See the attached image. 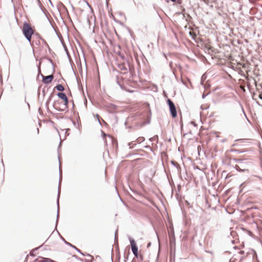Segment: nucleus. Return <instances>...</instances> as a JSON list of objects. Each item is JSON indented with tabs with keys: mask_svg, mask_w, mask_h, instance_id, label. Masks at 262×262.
I'll return each instance as SVG.
<instances>
[{
	"mask_svg": "<svg viewBox=\"0 0 262 262\" xmlns=\"http://www.w3.org/2000/svg\"><path fill=\"white\" fill-rule=\"evenodd\" d=\"M34 30L32 28L30 24L28 23L27 21L24 23L22 32L26 39L29 42H31L32 36L34 33Z\"/></svg>",
	"mask_w": 262,
	"mask_h": 262,
	"instance_id": "nucleus-1",
	"label": "nucleus"
},
{
	"mask_svg": "<svg viewBox=\"0 0 262 262\" xmlns=\"http://www.w3.org/2000/svg\"><path fill=\"white\" fill-rule=\"evenodd\" d=\"M59 159V185H58V195H57V219L56 221V227L57 226L58 222V219H59V195H60V188L61 185V170L60 168V161L59 157H58Z\"/></svg>",
	"mask_w": 262,
	"mask_h": 262,
	"instance_id": "nucleus-2",
	"label": "nucleus"
},
{
	"mask_svg": "<svg viewBox=\"0 0 262 262\" xmlns=\"http://www.w3.org/2000/svg\"><path fill=\"white\" fill-rule=\"evenodd\" d=\"M69 103H66L65 102H58L57 101L55 104L53 105V107L56 110L60 112L67 111L68 108Z\"/></svg>",
	"mask_w": 262,
	"mask_h": 262,
	"instance_id": "nucleus-3",
	"label": "nucleus"
},
{
	"mask_svg": "<svg viewBox=\"0 0 262 262\" xmlns=\"http://www.w3.org/2000/svg\"><path fill=\"white\" fill-rule=\"evenodd\" d=\"M249 164L245 161L244 159L243 162L240 163L239 164H236L235 165L234 168L239 172H244L248 170Z\"/></svg>",
	"mask_w": 262,
	"mask_h": 262,
	"instance_id": "nucleus-4",
	"label": "nucleus"
},
{
	"mask_svg": "<svg viewBox=\"0 0 262 262\" xmlns=\"http://www.w3.org/2000/svg\"><path fill=\"white\" fill-rule=\"evenodd\" d=\"M167 103L169 106L170 114L173 118L177 116V112L174 103L170 99H167Z\"/></svg>",
	"mask_w": 262,
	"mask_h": 262,
	"instance_id": "nucleus-5",
	"label": "nucleus"
},
{
	"mask_svg": "<svg viewBox=\"0 0 262 262\" xmlns=\"http://www.w3.org/2000/svg\"><path fill=\"white\" fill-rule=\"evenodd\" d=\"M129 242H130V243L131 245L132 252H133L134 255H135V256L136 257H138V247L136 245V243L135 240L134 239L132 238L131 237H129Z\"/></svg>",
	"mask_w": 262,
	"mask_h": 262,
	"instance_id": "nucleus-6",
	"label": "nucleus"
},
{
	"mask_svg": "<svg viewBox=\"0 0 262 262\" xmlns=\"http://www.w3.org/2000/svg\"><path fill=\"white\" fill-rule=\"evenodd\" d=\"M41 77L42 78V82L45 84L50 83L54 78V76L52 74L46 76L41 74Z\"/></svg>",
	"mask_w": 262,
	"mask_h": 262,
	"instance_id": "nucleus-7",
	"label": "nucleus"
},
{
	"mask_svg": "<svg viewBox=\"0 0 262 262\" xmlns=\"http://www.w3.org/2000/svg\"><path fill=\"white\" fill-rule=\"evenodd\" d=\"M106 108L110 113H113L116 111L117 106L113 103H108L106 105Z\"/></svg>",
	"mask_w": 262,
	"mask_h": 262,
	"instance_id": "nucleus-8",
	"label": "nucleus"
},
{
	"mask_svg": "<svg viewBox=\"0 0 262 262\" xmlns=\"http://www.w3.org/2000/svg\"><path fill=\"white\" fill-rule=\"evenodd\" d=\"M57 96L63 100L64 102L66 103H69L68 98L66 95V94L63 92H58L57 94Z\"/></svg>",
	"mask_w": 262,
	"mask_h": 262,
	"instance_id": "nucleus-9",
	"label": "nucleus"
},
{
	"mask_svg": "<svg viewBox=\"0 0 262 262\" xmlns=\"http://www.w3.org/2000/svg\"><path fill=\"white\" fill-rule=\"evenodd\" d=\"M61 238H62V241L64 242V243L66 245H68V246H69L72 247V248H73L74 249H75L77 252H78L79 253H80L81 254H82V255H84L83 253H82V252H81V251H80L79 249H78L76 246H74V245H72L71 243H69V242H67V241H66V240H65V239H64L62 237H61Z\"/></svg>",
	"mask_w": 262,
	"mask_h": 262,
	"instance_id": "nucleus-10",
	"label": "nucleus"
},
{
	"mask_svg": "<svg viewBox=\"0 0 262 262\" xmlns=\"http://www.w3.org/2000/svg\"><path fill=\"white\" fill-rule=\"evenodd\" d=\"M128 64L127 63V65L125 63H121L118 65L119 68L121 70L126 71L127 70V67H128Z\"/></svg>",
	"mask_w": 262,
	"mask_h": 262,
	"instance_id": "nucleus-11",
	"label": "nucleus"
},
{
	"mask_svg": "<svg viewBox=\"0 0 262 262\" xmlns=\"http://www.w3.org/2000/svg\"><path fill=\"white\" fill-rule=\"evenodd\" d=\"M55 88L57 89V90L60 91V92H62L64 90V88L61 84H57Z\"/></svg>",
	"mask_w": 262,
	"mask_h": 262,
	"instance_id": "nucleus-12",
	"label": "nucleus"
},
{
	"mask_svg": "<svg viewBox=\"0 0 262 262\" xmlns=\"http://www.w3.org/2000/svg\"><path fill=\"white\" fill-rule=\"evenodd\" d=\"M149 141L151 142L156 141V143L158 142V136L155 135L153 137L149 138Z\"/></svg>",
	"mask_w": 262,
	"mask_h": 262,
	"instance_id": "nucleus-13",
	"label": "nucleus"
},
{
	"mask_svg": "<svg viewBox=\"0 0 262 262\" xmlns=\"http://www.w3.org/2000/svg\"><path fill=\"white\" fill-rule=\"evenodd\" d=\"M145 140V138L143 137H140L138 138H137L135 142L138 143V144L141 143V142H143Z\"/></svg>",
	"mask_w": 262,
	"mask_h": 262,
	"instance_id": "nucleus-14",
	"label": "nucleus"
},
{
	"mask_svg": "<svg viewBox=\"0 0 262 262\" xmlns=\"http://www.w3.org/2000/svg\"><path fill=\"white\" fill-rule=\"evenodd\" d=\"M42 246V245H41L40 246L37 247V248H36L35 249H33L30 252V255L32 256H35V254H34V252H35L36 251H37L39 248H40Z\"/></svg>",
	"mask_w": 262,
	"mask_h": 262,
	"instance_id": "nucleus-15",
	"label": "nucleus"
},
{
	"mask_svg": "<svg viewBox=\"0 0 262 262\" xmlns=\"http://www.w3.org/2000/svg\"><path fill=\"white\" fill-rule=\"evenodd\" d=\"M135 141H132L128 143V146H129V148L130 149H133L134 148L135 146L136 145V143H134Z\"/></svg>",
	"mask_w": 262,
	"mask_h": 262,
	"instance_id": "nucleus-16",
	"label": "nucleus"
},
{
	"mask_svg": "<svg viewBox=\"0 0 262 262\" xmlns=\"http://www.w3.org/2000/svg\"><path fill=\"white\" fill-rule=\"evenodd\" d=\"M232 160L237 163V164H239L240 163H241L242 162H243V161L244 160V159H237V158H233L232 159Z\"/></svg>",
	"mask_w": 262,
	"mask_h": 262,
	"instance_id": "nucleus-17",
	"label": "nucleus"
},
{
	"mask_svg": "<svg viewBox=\"0 0 262 262\" xmlns=\"http://www.w3.org/2000/svg\"><path fill=\"white\" fill-rule=\"evenodd\" d=\"M231 151L232 152H236V154H241V153H243V152H244V150H240V149H232Z\"/></svg>",
	"mask_w": 262,
	"mask_h": 262,
	"instance_id": "nucleus-18",
	"label": "nucleus"
},
{
	"mask_svg": "<svg viewBox=\"0 0 262 262\" xmlns=\"http://www.w3.org/2000/svg\"><path fill=\"white\" fill-rule=\"evenodd\" d=\"M61 43H62V46H63V48L64 49V50L66 51L67 55L69 56V52H68V49H67V47L65 44V43L64 42H62L61 41Z\"/></svg>",
	"mask_w": 262,
	"mask_h": 262,
	"instance_id": "nucleus-19",
	"label": "nucleus"
},
{
	"mask_svg": "<svg viewBox=\"0 0 262 262\" xmlns=\"http://www.w3.org/2000/svg\"><path fill=\"white\" fill-rule=\"evenodd\" d=\"M40 64H41V62H39V66H38V69H37L38 70V76L39 75L41 76V74H42L41 73V70H40Z\"/></svg>",
	"mask_w": 262,
	"mask_h": 262,
	"instance_id": "nucleus-20",
	"label": "nucleus"
},
{
	"mask_svg": "<svg viewBox=\"0 0 262 262\" xmlns=\"http://www.w3.org/2000/svg\"><path fill=\"white\" fill-rule=\"evenodd\" d=\"M171 164L172 165H173L174 166H176V167H177L178 166H179V164H178L176 162H175V161H171Z\"/></svg>",
	"mask_w": 262,
	"mask_h": 262,
	"instance_id": "nucleus-21",
	"label": "nucleus"
},
{
	"mask_svg": "<svg viewBox=\"0 0 262 262\" xmlns=\"http://www.w3.org/2000/svg\"><path fill=\"white\" fill-rule=\"evenodd\" d=\"M241 106L242 111V112H243V114H244V115L245 117H246V118L247 119V120L249 121L248 118H247V117L246 114V113H245V111H244V108H243V106H242V105H241Z\"/></svg>",
	"mask_w": 262,
	"mask_h": 262,
	"instance_id": "nucleus-22",
	"label": "nucleus"
},
{
	"mask_svg": "<svg viewBox=\"0 0 262 262\" xmlns=\"http://www.w3.org/2000/svg\"><path fill=\"white\" fill-rule=\"evenodd\" d=\"M170 1L172 2H177L178 4H181L182 3V0H170Z\"/></svg>",
	"mask_w": 262,
	"mask_h": 262,
	"instance_id": "nucleus-23",
	"label": "nucleus"
},
{
	"mask_svg": "<svg viewBox=\"0 0 262 262\" xmlns=\"http://www.w3.org/2000/svg\"><path fill=\"white\" fill-rule=\"evenodd\" d=\"M117 232H118V230H117L116 231V232H115V243H116V242H118V239H117Z\"/></svg>",
	"mask_w": 262,
	"mask_h": 262,
	"instance_id": "nucleus-24",
	"label": "nucleus"
},
{
	"mask_svg": "<svg viewBox=\"0 0 262 262\" xmlns=\"http://www.w3.org/2000/svg\"><path fill=\"white\" fill-rule=\"evenodd\" d=\"M119 56L122 59H125V57L124 56V55L121 53L120 52L119 53Z\"/></svg>",
	"mask_w": 262,
	"mask_h": 262,
	"instance_id": "nucleus-25",
	"label": "nucleus"
},
{
	"mask_svg": "<svg viewBox=\"0 0 262 262\" xmlns=\"http://www.w3.org/2000/svg\"><path fill=\"white\" fill-rule=\"evenodd\" d=\"M144 148H145L146 149H150V150H152V149H151V147L149 145H146V146H144Z\"/></svg>",
	"mask_w": 262,
	"mask_h": 262,
	"instance_id": "nucleus-26",
	"label": "nucleus"
},
{
	"mask_svg": "<svg viewBox=\"0 0 262 262\" xmlns=\"http://www.w3.org/2000/svg\"><path fill=\"white\" fill-rule=\"evenodd\" d=\"M116 79H117V83L118 84V85H119L121 88H122V85L120 84V82H119V81H118V77H116Z\"/></svg>",
	"mask_w": 262,
	"mask_h": 262,
	"instance_id": "nucleus-27",
	"label": "nucleus"
},
{
	"mask_svg": "<svg viewBox=\"0 0 262 262\" xmlns=\"http://www.w3.org/2000/svg\"><path fill=\"white\" fill-rule=\"evenodd\" d=\"M96 117H97V118L98 119V121L99 124H101V122H100V119H99L100 116H99V115L97 114L96 115Z\"/></svg>",
	"mask_w": 262,
	"mask_h": 262,
	"instance_id": "nucleus-28",
	"label": "nucleus"
},
{
	"mask_svg": "<svg viewBox=\"0 0 262 262\" xmlns=\"http://www.w3.org/2000/svg\"><path fill=\"white\" fill-rule=\"evenodd\" d=\"M236 234V232L234 231H231V235L234 237V236Z\"/></svg>",
	"mask_w": 262,
	"mask_h": 262,
	"instance_id": "nucleus-29",
	"label": "nucleus"
},
{
	"mask_svg": "<svg viewBox=\"0 0 262 262\" xmlns=\"http://www.w3.org/2000/svg\"><path fill=\"white\" fill-rule=\"evenodd\" d=\"M128 254H127V255H124L125 261H126V260L128 259Z\"/></svg>",
	"mask_w": 262,
	"mask_h": 262,
	"instance_id": "nucleus-30",
	"label": "nucleus"
},
{
	"mask_svg": "<svg viewBox=\"0 0 262 262\" xmlns=\"http://www.w3.org/2000/svg\"><path fill=\"white\" fill-rule=\"evenodd\" d=\"M73 257H74L75 258H77V259H79L80 260H82V259L80 258H78V256L77 255H74Z\"/></svg>",
	"mask_w": 262,
	"mask_h": 262,
	"instance_id": "nucleus-31",
	"label": "nucleus"
},
{
	"mask_svg": "<svg viewBox=\"0 0 262 262\" xmlns=\"http://www.w3.org/2000/svg\"><path fill=\"white\" fill-rule=\"evenodd\" d=\"M258 97L260 99L262 100V91L261 93L259 95Z\"/></svg>",
	"mask_w": 262,
	"mask_h": 262,
	"instance_id": "nucleus-32",
	"label": "nucleus"
},
{
	"mask_svg": "<svg viewBox=\"0 0 262 262\" xmlns=\"http://www.w3.org/2000/svg\"><path fill=\"white\" fill-rule=\"evenodd\" d=\"M150 245H151V243L150 242L148 243L147 245V248L149 247L150 246Z\"/></svg>",
	"mask_w": 262,
	"mask_h": 262,
	"instance_id": "nucleus-33",
	"label": "nucleus"
},
{
	"mask_svg": "<svg viewBox=\"0 0 262 262\" xmlns=\"http://www.w3.org/2000/svg\"><path fill=\"white\" fill-rule=\"evenodd\" d=\"M44 42H45V44H46V45H47V46H48V48L49 50H50V48H49V46H48V45L47 43V42H46L45 40H44Z\"/></svg>",
	"mask_w": 262,
	"mask_h": 262,
	"instance_id": "nucleus-34",
	"label": "nucleus"
},
{
	"mask_svg": "<svg viewBox=\"0 0 262 262\" xmlns=\"http://www.w3.org/2000/svg\"><path fill=\"white\" fill-rule=\"evenodd\" d=\"M39 261H38V259H37V258L35 259L33 261V262H39Z\"/></svg>",
	"mask_w": 262,
	"mask_h": 262,
	"instance_id": "nucleus-35",
	"label": "nucleus"
},
{
	"mask_svg": "<svg viewBox=\"0 0 262 262\" xmlns=\"http://www.w3.org/2000/svg\"><path fill=\"white\" fill-rule=\"evenodd\" d=\"M72 122H73V123L74 125V126H75H75H76V122H75V121H72Z\"/></svg>",
	"mask_w": 262,
	"mask_h": 262,
	"instance_id": "nucleus-36",
	"label": "nucleus"
},
{
	"mask_svg": "<svg viewBox=\"0 0 262 262\" xmlns=\"http://www.w3.org/2000/svg\"><path fill=\"white\" fill-rule=\"evenodd\" d=\"M48 60L50 61V62L52 63V64H53V62H52V60L51 58H48Z\"/></svg>",
	"mask_w": 262,
	"mask_h": 262,
	"instance_id": "nucleus-37",
	"label": "nucleus"
},
{
	"mask_svg": "<svg viewBox=\"0 0 262 262\" xmlns=\"http://www.w3.org/2000/svg\"><path fill=\"white\" fill-rule=\"evenodd\" d=\"M206 96V95L203 94V95H202V98H204Z\"/></svg>",
	"mask_w": 262,
	"mask_h": 262,
	"instance_id": "nucleus-38",
	"label": "nucleus"
},
{
	"mask_svg": "<svg viewBox=\"0 0 262 262\" xmlns=\"http://www.w3.org/2000/svg\"><path fill=\"white\" fill-rule=\"evenodd\" d=\"M241 254H244V251H240L239 252Z\"/></svg>",
	"mask_w": 262,
	"mask_h": 262,
	"instance_id": "nucleus-39",
	"label": "nucleus"
},
{
	"mask_svg": "<svg viewBox=\"0 0 262 262\" xmlns=\"http://www.w3.org/2000/svg\"><path fill=\"white\" fill-rule=\"evenodd\" d=\"M85 262H90L89 259H85Z\"/></svg>",
	"mask_w": 262,
	"mask_h": 262,
	"instance_id": "nucleus-40",
	"label": "nucleus"
},
{
	"mask_svg": "<svg viewBox=\"0 0 262 262\" xmlns=\"http://www.w3.org/2000/svg\"><path fill=\"white\" fill-rule=\"evenodd\" d=\"M103 136H104H104H106V135L105 133H103Z\"/></svg>",
	"mask_w": 262,
	"mask_h": 262,
	"instance_id": "nucleus-41",
	"label": "nucleus"
},
{
	"mask_svg": "<svg viewBox=\"0 0 262 262\" xmlns=\"http://www.w3.org/2000/svg\"><path fill=\"white\" fill-rule=\"evenodd\" d=\"M187 15H188V17H189V18H191V16H190V15L187 14Z\"/></svg>",
	"mask_w": 262,
	"mask_h": 262,
	"instance_id": "nucleus-42",
	"label": "nucleus"
},
{
	"mask_svg": "<svg viewBox=\"0 0 262 262\" xmlns=\"http://www.w3.org/2000/svg\"><path fill=\"white\" fill-rule=\"evenodd\" d=\"M157 237H158V239L159 242H160L159 238L158 235H157Z\"/></svg>",
	"mask_w": 262,
	"mask_h": 262,
	"instance_id": "nucleus-43",
	"label": "nucleus"
},
{
	"mask_svg": "<svg viewBox=\"0 0 262 262\" xmlns=\"http://www.w3.org/2000/svg\"><path fill=\"white\" fill-rule=\"evenodd\" d=\"M49 101H48L47 102H46V104L48 105V103H49Z\"/></svg>",
	"mask_w": 262,
	"mask_h": 262,
	"instance_id": "nucleus-44",
	"label": "nucleus"
},
{
	"mask_svg": "<svg viewBox=\"0 0 262 262\" xmlns=\"http://www.w3.org/2000/svg\"><path fill=\"white\" fill-rule=\"evenodd\" d=\"M37 132L38 133L39 132V129H38V128H37Z\"/></svg>",
	"mask_w": 262,
	"mask_h": 262,
	"instance_id": "nucleus-45",
	"label": "nucleus"
},
{
	"mask_svg": "<svg viewBox=\"0 0 262 262\" xmlns=\"http://www.w3.org/2000/svg\"><path fill=\"white\" fill-rule=\"evenodd\" d=\"M113 248L112 249V252L113 253Z\"/></svg>",
	"mask_w": 262,
	"mask_h": 262,
	"instance_id": "nucleus-46",
	"label": "nucleus"
},
{
	"mask_svg": "<svg viewBox=\"0 0 262 262\" xmlns=\"http://www.w3.org/2000/svg\"><path fill=\"white\" fill-rule=\"evenodd\" d=\"M27 104H28V106H29H29H30L29 104L28 103Z\"/></svg>",
	"mask_w": 262,
	"mask_h": 262,
	"instance_id": "nucleus-47",
	"label": "nucleus"
}]
</instances>
